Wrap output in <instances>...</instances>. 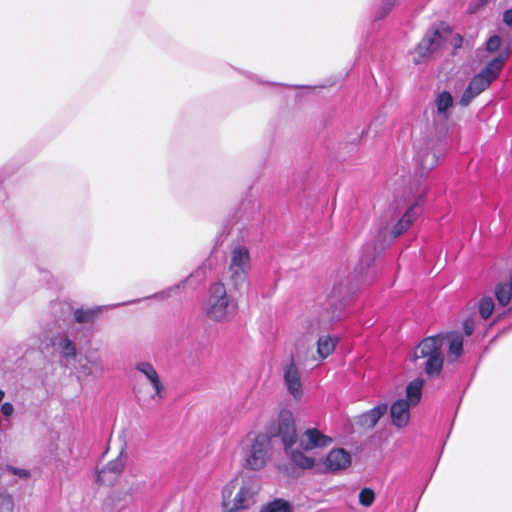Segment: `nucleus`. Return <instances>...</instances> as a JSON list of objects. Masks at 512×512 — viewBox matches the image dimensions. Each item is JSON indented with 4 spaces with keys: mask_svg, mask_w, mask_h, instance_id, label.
<instances>
[{
    "mask_svg": "<svg viewBox=\"0 0 512 512\" xmlns=\"http://www.w3.org/2000/svg\"><path fill=\"white\" fill-rule=\"evenodd\" d=\"M404 200L396 201L385 212L378 227L377 243L375 252L385 249L395 238L406 232L419 215V203L421 195L409 191L403 192Z\"/></svg>",
    "mask_w": 512,
    "mask_h": 512,
    "instance_id": "nucleus-1",
    "label": "nucleus"
},
{
    "mask_svg": "<svg viewBox=\"0 0 512 512\" xmlns=\"http://www.w3.org/2000/svg\"><path fill=\"white\" fill-rule=\"evenodd\" d=\"M260 490L256 478L237 474L222 489L223 512H238L251 508Z\"/></svg>",
    "mask_w": 512,
    "mask_h": 512,
    "instance_id": "nucleus-2",
    "label": "nucleus"
},
{
    "mask_svg": "<svg viewBox=\"0 0 512 512\" xmlns=\"http://www.w3.org/2000/svg\"><path fill=\"white\" fill-rule=\"evenodd\" d=\"M242 466L259 471L266 467L272 456L271 439L267 434L250 432L239 443Z\"/></svg>",
    "mask_w": 512,
    "mask_h": 512,
    "instance_id": "nucleus-3",
    "label": "nucleus"
},
{
    "mask_svg": "<svg viewBox=\"0 0 512 512\" xmlns=\"http://www.w3.org/2000/svg\"><path fill=\"white\" fill-rule=\"evenodd\" d=\"M274 436L280 437L289 460L301 469H311L315 459L297 448L298 436L292 412L284 410L279 414Z\"/></svg>",
    "mask_w": 512,
    "mask_h": 512,
    "instance_id": "nucleus-4",
    "label": "nucleus"
},
{
    "mask_svg": "<svg viewBox=\"0 0 512 512\" xmlns=\"http://www.w3.org/2000/svg\"><path fill=\"white\" fill-rule=\"evenodd\" d=\"M204 312L213 322L228 323L238 313V302L232 295L228 294L223 283L216 282L209 288Z\"/></svg>",
    "mask_w": 512,
    "mask_h": 512,
    "instance_id": "nucleus-5",
    "label": "nucleus"
},
{
    "mask_svg": "<svg viewBox=\"0 0 512 512\" xmlns=\"http://www.w3.org/2000/svg\"><path fill=\"white\" fill-rule=\"evenodd\" d=\"M139 376L136 378L134 392L142 406L159 403L163 399L164 386L157 371L149 362L141 361L135 366Z\"/></svg>",
    "mask_w": 512,
    "mask_h": 512,
    "instance_id": "nucleus-6",
    "label": "nucleus"
},
{
    "mask_svg": "<svg viewBox=\"0 0 512 512\" xmlns=\"http://www.w3.org/2000/svg\"><path fill=\"white\" fill-rule=\"evenodd\" d=\"M443 345L444 337L441 335L427 337L412 350L410 360L417 367H423L428 376H436L443 367Z\"/></svg>",
    "mask_w": 512,
    "mask_h": 512,
    "instance_id": "nucleus-7",
    "label": "nucleus"
},
{
    "mask_svg": "<svg viewBox=\"0 0 512 512\" xmlns=\"http://www.w3.org/2000/svg\"><path fill=\"white\" fill-rule=\"evenodd\" d=\"M450 42L454 48L461 46L462 38L459 34L453 33L448 27L440 26L426 32L423 39L415 49L416 64L423 62L428 56L446 47Z\"/></svg>",
    "mask_w": 512,
    "mask_h": 512,
    "instance_id": "nucleus-8",
    "label": "nucleus"
},
{
    "mask_svg": "<svg viewBox=\"0 0 512 512\" xmlns=\"http://www.w3.org/2000/svg\"><path fill=\"white\" fill-rule=\"evenodd\" d=\"M251 269L250 253L246 246L236 244L231 248L228 278L235 290L242 288L248 280Z\"/></svg>",
    "mask_w": 512,
    "mask_h": 512,
    "instance_id": "nucleus-9",
    "label": "nucleus"
},
{
    "mask_svg": "<svg viewBox=\"0 0 512 512\" xmlns=\"http://www.w3.org/2000/svg\"><path fill=\"white\" fill-rule=\"evenodd\" d=\"M510 55L509 47H505L498 56L490 60L485 68L477 74L469 83L470 89L480 94L495 80Z\"/></svg>",
    "mask_w": 512,
    "mask_h": 512,
    "instance_id": "nucleus-10",
    "label": "nucleus"
},
{
    "mask_svg": "<svg viewBox=\"0 0 512 512\" xmlns=\"http://www.w3.org/2000/svg\"><path fill=\"white\" fill-rule=\"evenodd\" d=\"M414 149L417 170L421 175L434 169L438 165L440 157L444 155V151L431 141L416 142Z\"/></svg>",
    "mask_w": 512,
    "mask_h": 512,
    "instance_id": "nucleus-11",
    "label": "nucleus"
},
{
    "mask_svg": "<svg viewBox=\"0 0 512 512\" xmlns=\"http://www.w3.org/2000/svg\"><path fill=\"white\" fill-rule=\"evenodd\" d=\"M73 369L81 377H100L104 371V363L98 349H89L78 357Z\"/></svg>",
    "mask_w": 512,
    "mask_h": 512,
    "instance_id": "nucleus-12",
    "label": "nucleus"
},
{
    "mask_svg": "<svg viewBox=\"0 0 512 512\" xmlns=\"http://www.w3.org/2000/svg\"><path fill=\"white\" fill-rule=\"evenodd\" d=\"M52 344L58 351L60 358L65 363V365L73 368V365L76 363L79 354L77 344L71 338V333L69 331L59 332L53 336Z\"/></svg>",
    "mask_w": 512,
    "mask_h": 512,
    "instance_id": "nucleus-13",
    "label": "nucleus"
},
{
    "mask_svg": "<svg viewBox=\"0 0 512 512\" xmlns=\"http://www.w3.org/2000/svg\"><path fill=\"white\" fill-rule=\"evenodd\" d=\"M124 459L120 455L116 459L108 462L105 466L96 470L95 482L99 486H113L121 477L124 470Z\"/></svg>",
    "mask_w": 512,
    "mask_h": 512,
    "instance_id": "nucleus-14",
    "label": "nucleus"
},
{
    "mask_svg": "<svg viewBox=\"0 0 512 512\" xmlns=\"http://www.w3.org/2000/svg\"><path fill=\"white\" fill-rule=\"evenodd\" d=\"M332 438L317 428H308L298 438L297 448L304 453L317 448H324L332 443Z\"/></svg>",
    "mask_w": 512,
    "mask_h": 512,
    "instance_id": "nucleus-15",
    "label": "nucleus"
},
{
    "mask_svg": "<svg viewBox=\"0 0 512 512\" xmlns=\"http://www.w3.org/2000/svg\"><path fill=\"white\" fill-rule=\"evenodd\" d=\"M283 378L289 394L295 400H301L303 396L301 372L293 360L283 366Z\"/></svg>",
    "mask_w": 512,
    "mask_h": 512,
    "instance_id": "nucleus-16",
    "label": "nucleus"
},
{
    "mask_svg": "<svg viewBox=\"0 0 512 512\" xmlns=\"http://www.w3.org/2000/svg\"><path fill=\"white\" fill-rule=\"evenodd\" d=\"M322 464L326 472L344 470L351 465V455L343 448L332 449Z\"/></svg>",
    "mask_w": 512,
    "mask_h": 512,
    "instance_id": "nucleus-17",
    "label": "nucleus"
},
{
    "mask_svg": "<svg viewBox=\"0 0 512 512\" xmlns=\"http://www.w3.org/2000/svg\"><path fill=\"white\" fill-rule=\"evenodd\" d=\"M436 111L434 113L435 124H446L451 116L454 99L448 91H442L435 98Z\"/></svg>",
    "mask_w": 512,
    "mask_h": 512,
    "instance_id": "nucleus-18",
    "label": "nucleus"
},
{
    "mask_svg": "<svg viewBox=\"0 0 512 512\" xmlns=\"http://www.w3.org/2000/svg\"><path fill=\"white\" fill-rule=\"evenodd\" d=\"M411 408H413V406L404 399L394 401L390 406L392 424L399 429L405 428L410 422Z\"/></svg>",
    "mask_w": 512,
    "mask_h": 512,
    "instance_id": "nucleus-19",
    "label": "nucleus"
},
{
    "mask_svg": "<svg viewBox=\"0 0 512 512\" xmlns=\"http://www.w3.org/2000/svg\"><path fill=\"white\" fill-rule=\"evenodd\" d=\"M336 319L334 314H323L321 316H310L301 322V331L304 334L313 335L327 330Z\"/></svg>",
    "mask_w": 512,
    "mask_h": 512,
    "instance_id": "nucleus-20",
    "label": "nucleus"
},
{
    "mask_svg": "<svg viewBox=\"0 0 512 512\" xmlns=\"http://www.w3.org/2000/svg\"><path fill=\"white\" fill-rule=\"evenodd\" d=\"M388 411V406L385 403H381L369 411L359 415L356 418V425L363 429H372L375 427L377 422L383 417Z\"/></svg>",
    "mask_w": 512,
    "mask_h": 512,
    "instance_id": "nucleus-21",
    "label": "nucleus"
},
{
    "mask_svg": "<svg viewBox=\"0 0 512 512\" xmlns=\"http://www.w3.org/2000/svg\"><path fill=\"white\" fill-rule=\"evenodd\" d=\"M495 296L499 305H512V276L495 287Z\"/></svg>",
    "mask_w": 512,
    "mask_h": 512,
    "instance_id": "nucleus-22",
    "label": "nucleus"
},
{
    "mask_svg": "<svg viewBox=\"0 0 512 512\" xmlns=\"http://www.w3.org/2000/svg\"><path fill=\"white\" fill-rule=\"evenodd\" d=\"M424 381L422 379H415L411 381L406 387V400L410 405L416 407L422 398V389Z\"/></svg>",
    "mask_w": 512,
    "mask_h": 512,
    "instance_id": "nucleus-23",
    "label": "nucleus"
},
{
    "mask_svg": "<svg viewBox=\"0 0 512 512\" xmlns=\"http://www.w3.org/2000/svg\"><path fill=\"white\" fill-rule=\"evenodd\" d=\"M338 342L337 337H332L330 335H324L319 337L317 341V354L321 360L326 359L329 355L333 353L336 347V343Z\"/></svg>",
    "mask_w": 512,
    "mask_h": 512,
    "instance_id": "nucleus-24",
    "label": "nucleus"
},
{
    "mask_svg": "<svg viewBox=\"0 0 512 512\" xmlns=\"http://www.w3.org/2000/svg\"><path fill=\"white\" fill-rule=\"evenodd\" d=\"M444 337V343L446 341L449 342V357L457 358L461 355L463 351V338L460 334H452V335H441Z\"/></svg>",
    "mask_w": 512,
    "mask_h": 512,
    "instance_id": "nucleus-25",
    "label": "nucleus"
},
{
    "mask_svg": "<svg viewBox=\"0 0 512 512\" xmlns=\"http://www.w3.org/2000/svg\"><path fill=\"white\" fill-rule=\"evenodd\" d=\"M100 312L99 308L95 309H76L74 311V318L77 323H90L96 315Z\"/></svg>",
    "mask_w": 512,
    "mask_h": 512,
    "instance_id": "nucleus-26",
    "label": "nucleus"
},
{
    "mask_svg": "<svg viewBox=\"0 0 512 512\" xmlns=\"http://www.w3.org/2000/svg\"><path fill=\"white\" fill-rule=\"evenodd\" d=\"M495 308L494 301L491 297H483L478 304L479 314L482 319L487 320L493 313Z\"/></svg>",
    "mask_w": 512,
    "mask_h": 512,
    "instance_id": "nucleus-27",
    "label": "nucleus"
},
{
    "mask_svg": "<svg viewBox=\"0 0 512 512\" xmlns=\"http://www.w3.org/2000/svg\"><path fill=\"white\" fill-rule=\"evenodd\" d=\"M206 277V269L204 267H199L194 273H192L185 281L172 287L167 290V293L170 294L172 291L178 290L181 286H184L186 283H190L193 279L197 280V284L202 282Z\"/></svg>",
    "mask_w": 512,
    "mask_h": 512,
    "instance_id": "nucleus-28",
    "label": "nucleus"
},
{
    "mask_svg": "<svg viewBox=\"0 0 512 512\" xmlns=\"http://www.w3.org/2000/svg\"><path fill=\"white\" fill-rule=\"evenodd\" d=\"M0 512H14L13 497L7 492H0Z\"/></svg>",
    "mask_w": 512,
    "mask_h": 512,
    "instance_id": "nucleus-29",
    "label": "nucleus"
},
{
    "mask_svg": "<svg viewBox=\"0 0 512 512\" xmlns=\"http://www.w3.org/2000/svg\"><path fill=\"white\" fill-rule=\"evenodd\" d=\"M262 512H291V509L286 501L275 500L265 507Z\"/></svg>",
    "mask_w": 512,
    "mask_h": 512,
    "instance_id": "nucleus-30",
    "label": "nucleus"
},
{
    "mask_svg": "<svg viewBox=\"0 0 512 512\" xmlns=\"http://www.w3.org/2000/svg\"><path fill=\"white\" fill-rule=\"evenodd\" d=\"M375 499L374 492L369 488H364L359 493V502L361 505L365 507H369L372 505Z\"/></svg>",
    "mask_w": 512,
    "mask_h": 512,
    "instance_id": "nucleus-31",
    "label": "nucleus"
},
{
    "mask_svg": "<svg viewBox=\"0 0 512 512\" xmlns=\"http://www.w3.org/2000/svg\"><path fill=\"white\" fill-rule=\"evenodd\" d=\"M397 3L398 0H383L377 12V18L381 19L385 17Z\"/></svg>",
    "mask_w": 512,
    "mask_h": 512,
    "instance_id": "nucleus-32",
    "label": "nucleus"
},
{
    "mask_svg": "<svg viewBox=\"0 0 512 512\" xmlns=\"http://www.w3.org/2000/svg\"><path fill=\"white\" fill-rule=\"evenodd\" d=\"M477 95L478 94L475 93L473 89H470V86H468L461 96L460 104L462 106H468Z\"/></svg>",
    "mask_w": 512,
    "mask_h": 512,
    "instance_id": "nucleus-33",
    "label": "nucleus"
},
{
    "mask_svg": "<svg viewBox=\"0 0 512 512\" xmlns=\"http://www.w3.org/2000/svg\"><path fill=\"white\" fill-rule=\"evenodd\" d=\"M501 46V38L497 35L491 36L486 42V49L489 52L497 51Z\"/></svg>",
    "mask_w": 512,
    "mask_h": 512,
    "instance_id": "nucleus-34",
    "label": "nucleus"
},
{
    "mask_svg": "<svg viewBox=\"0 0 512 512\" xmlns=\"http://www.w3.org/2000/svg\"><path fill=\"white\" fill-rule=\"evenodd\" d=\"M463 329L467 336L472 335V333L474 332V329H475L474 320L473 319L465 320V322L463 323Z\"/></svg>",
    "mask_w": 512,
    "mask_h": 512,
    "instance_id": "nucleus-35",
    "label": "nucleus"
},
{
    "mask_svg": "<svg viewBox=\"0 0 512 512\" xmlns=\"http://www.w3.org/2000/svg\"><path fill=\"white\" fill-rule=\"evenodd\" d=\"M13 411H14V408L11 403L6 402V403L2 404L1 412L3 413V415L10 416V415H12Z\"/></svg>",
    "mask_w": 512,
    "mask_h": 512,
    "instance_id": "nucleus-36",
    "label": "nucleus"
},
{
    "mask_svg": "<svg viewBox=\"0 0 512 512\" xmlns=\"http://www.w3.org/2000/svg\"><path fill=\"white\" fill-rule=\"evenodd\" d=\"M503 22L507 26H512V9L506 10L503 14Z\"/></svg>",
    "mask_w": 512,
    "mask_h": 512,
    "instance_id": "nucleus-37",
    "label": "nucleus"
},
{
    "mask_svg": "<svg viewBox=\"0 0 512 512\" xmlns=\"http://www.w3.org/2000/svg\"><path fill=\"white\" fill-rule=\"evenodd\" d=\"M10 470L12 471L13 474L18 475L20 477H28L29 476V473L26 470L15 469V468H10Z\"/></svg>",
    "mask_w": 512,
    "mask_h": 512,
    "instance_id": "nucleus-38",
    "label": "nucleus"
},
{
    "mask_svg": "<svg viewBox=\"0 0 512 512\" xmlns=\"http://www.w3.org/2000/svg\"><path fill=\"white\" fill-rule=\"evenodd\" d=\"M487 1H488V0H478V1H477V4L475 5V7H473V8H472V7H470V8H469V11H470L471 13L475 12L479 7L484 6V5L487 3Z\"/></svg>",
    "mask_w": 512,
    "mask_h": 512,
    "instance_id": "nucleus-39",
    "label": "nucleus"
},
{
    "mask_svg": "<svg viewBox=\"0 0 512 512\" xmlns=\"http://www.w3.org/2000/svg\"><path fill=\"white\" fill-rule=\"evenodd\" d=\"M4 392L2 390H0V401H2V399L4 398Z\"/></svg>",
    "mask_w": 512,
    "mask_h": 512,
    "instance_id": "nucleus-40",
    "label": "nucleus"
},
{
    "mask_svg": "<svg viewBox=\"0 0 512 512\" xmlns=\"http://www.w3.org/2000/svg\"><path fill=\"white\" fill-rule=\"evenodd\" d=\"M334 293H335V294H336V293H337V294H341V291H340V290H337V291H336V288H334Z\"/></svg>",
    "mask_w": 512,
    "mask_h": 512,
    "instance_id": "nucleus-41",
    "label": "nucleus"
}]
</instances>
